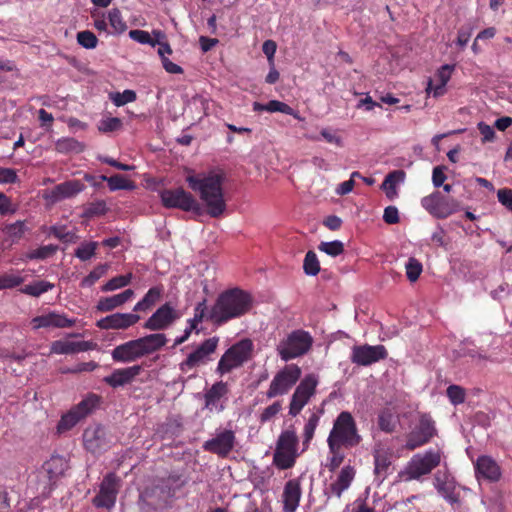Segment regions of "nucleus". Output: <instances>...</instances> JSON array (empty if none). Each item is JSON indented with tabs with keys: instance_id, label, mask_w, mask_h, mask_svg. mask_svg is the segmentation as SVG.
I'll list each match as a JSON object with an SVG mask.
<instances>
[{
	"instance_id": "09e8293b",
	"label": "nucleus",
	"mask_w": 512,
	"mask_h": 512,
	"mask_svg": "<svg viewBox=\"0 0 512 512\" xmlns=\"http://www.w3.org/2000/svg\"><path fill=\"white\" fill-rule=\"evenodd\" d=\"M25 229V223L23 221H17L13 224L7 225L4 228V232L12 239V241H17L24 235Z\"/></svg>"
},
{
	"instance_id": "de8ad7c7",
	"label": "nucleus",
	"mask_w": 512,
	"mask_h": 512,
	"mask_svg": "<svg viewBox=\"0 0 512 512\" xmlns=\"http://www.w3.org/2000/svg\"><path fill=\"white\" fill-rule=\"evenodd\" d=\"M24 279L18 274L15 273H4L0 275V290L2 289H11L14 288L21 283H23Z\"/></svg>"
},
{
	"instance_id": "6e6552de",
	"label": "nucleus",
	"mask_w": 512,
	"mask_h": 512,
	"mask_svg": "<svg viewBox=\"0 0 512 512\" xmlns=\"http://www.w3.org/2000/svg\"><path fill=\"white\" fill-rule=\"evenodd\" d=\"M302 374L301 368L296 364H288L279 370L273 377L266 396L271 399L285 395L297 383Z\"/></svg>"
},
{
	"instance_id": "69168bd1",
	"label": "nucleus",
	"mask_w": 512,
	"mask_h": 512,
	"mask_svg": "<svg viewBox=\"0 0 512 512\" xmlns=\"http://www.w3.org/2000/svg\"><path fill=\"white\" fill-rule=\"evenodd\" d=\"M445 166H436L432 172V183L435 187H441L446 180Z\"/></svg>"
},
{
	"instance_id": "4d7b16f0",
	"label": "nucleus",
	"mask_w": 512,
	"mask_h": 512,
	"mask_svg": "<svg viewBox=\"0 0 512 512\" xmlns=\"http://www.w3.org/2000/svg\"><path fill=\"white\" fill-rule=\"evenodd\" d=\"M121 120L117 117H109L102 119L99 122L98 129L101 132H112L118 130L121 127Z\"/></svg>"
},
{
	"instance_id": "c85d7f7f",
	"label": "nucleus",
	"mask_w": 512,
	"mask_h": 512,
	"mask_svg": "<svg viewBox=\"0 0 512 512\" xmlns=\"http://www.w3.org/2000/svg\"><path fill=\"white\" fill-rule=\"evenodd\" d=\"M94 347V344L90 341H79L71 342L64 340H57L52 342L50 351L52 354L68 355L79 352L89 351Z\"/></svg>"
},
{
	"instance_id": "e433bc0d",
	"label": "nucleus",
	"mask_w": 512,
	"mask_h": 512,
	"mask_svg": "<svg viewBox=\"0 0 512 512\" xmlns=\"http://www.w3.org/2000/svg\"><path fill=\"white\" fill-rule=\"evenodd\" d=\"M54 288V284L45 280H40L33 282L31 284L25 285L21 292L33 297H39L40 295L52 290Z\"/></svg>"
},
{
	"instance_id": "f257e3e1",
	"label": "nucleus",
	"mask_w": 512,
	"mask_h": 512,
	"mask_svg": "<svg viewBox=\"0 0 512 512\" xmlns=\"http://www.w3.org/2000/svg\"><path fill=\"white\" fill-rule=\"evenodd\" d=\"M223 175L217 172L189 175L186 182L189 187L199 194L205 204L207 213L214 218L220 217L226 210L223 193Z\"/></svg>"
},
{
	"instance_id": "58836bf2",
	"label": "nucleus",
	"mask_w": 512,
	"mask_h": 512,
	"mask_svg": "<svg viewBox=\"0 0 512 512\" xmlns=\"http://www.w3.org/2000/svg\"><path fill=\"white\" fill-rule=\"evenodd\" d=\"M133 278L132 273H128L126 275H119L116 277H113L109 281H107L102 287V292H111L118 289H121L123 287H126L130 284L131 280Z\"/></svg>"
},
{
	"instance_id": "39448f33",
	"label": "nucleus",
	"mask_w": 512,
	"mask_h": 512,
	"mask_svg": "<svg viewBox=\"0 0 512 512\" xmlns=\"http://www.w3.org/2000/svg\"><path fill=\"white\" fill-rule=\"evenodd\" d=\"M313 344L309 332L302 329L294 330L283 338L276 347V351L283 361H289L306 354Z\"/></svg>"
},
{
	"instance_id": "338daca9",
	"label": "nucleus",
	"mask_w": 512,
	"mask_h": 512,
	"mask_svg": "<svg viewBox=\"0 0 512 512\" xmlns=\"http://www.w3.org/2000/svg\"><path fill=\"white\" fill-rule=\"evenodd\" d=\"M498 201L512 211V190L508 188L499 189L497 192Z\"/></svg>"
},
{
	"instance_id": "f03ea898",
	"label": "nucleus",
	"mask_w": 512,
	"mask_h": 512,
	"mask_svg": "<svg viewBox=\"0 0 512 512\" xmlns=\"http://www.w3.org/2000/svg\"><path fill=\"white\" fill-rule=\"evenodd\" d=\"M252 307L253 297L244 290L233 288L218 296L208 317L220 325L247 314Z\"/></svg>"
},
{
	"instance_id": "7ed1b4c3",
	"label": "nucleus",
	"mask_w": 512,
	"mask_h": 512,
	"mask_svg": "<svg viewBox=\"0 0 512 512\" xmlns=\"http://www.w3.org/2000/svg\"><path fill=\"white\" fill-rule=\"evenodd\" d=\"M168 342L163 333L149 334L116 346L111 351L113 361L131 363L158 352Z\"/></svg>"
},
{
	"instance_id": "cd10ccee",
	"label": "nucleus",
	"mask_w": 512,
	"mask_h": 512,
	"mask_svg": "<svg viewBox=\"0 0 512 512\" xmlns=\"http://www.w3.org/2000/svg\"><path fill=\"white\" fill-rule=\"evenodd\" d=\"M142 371L140 365L115 369L110 375L104 378L105 383L113 388L121 387L131 383Z\"/></svg>"
},
{
	"instance_id": "49530a36",
	"label": "nucleus",
	"mask_w": 512,
	"mask_h": 512,
	"mask_svg": "<svg viewBox=\"0 0 512 512\" xmlns=\"http://www.w3.org/2000/svg\"><path fill=\"white\" fill-rule=\"evenodd\" d=\"M318 249L329 256L336 257L343 253L344 244L339 240L321 242L318 246Z\"/></svg>"
},
{
	"instance_id": "0e129e2a",
	"label": "nucleus",
	"mask_w": 512,
	"mask_h": 512,
	"mask_svg": "<svg viewBox=\"0 0 512 512\" xmlns=\"http://www.w3.org/2000/svg\"><path fill=\"white\" fill-rule=\"evenodd\" d=\"M17 180L16 170L0 167V184L15 183Z\"/></svg>"
},
{
	"instance_id": "9b49d317",
	"label": "nucleus",
	"mask_w": 512,
	"mask_h": 512,
	"mask_svg": "<svg viewBox=\"0 0 512 512\" xmlns=\"http://www.w3.org/2000/svg\"><path fill=\"white\" fill-rule=\"evenodd\" d=\"M218 342L219 339L217 337H211L203 341L179 364L180 371L188 373L197 367L207 364L215 353Z\"/></svg>"
},
{
	"instance_id": "6e6d98bb",
	"label": "nucleus",
	"mask_w": 512,
	"mask_h": 512,
	"mask_svg": "<svg viewBox=\"0 0 512 512\" xmlns=\"http://www.w3.org/2000/svg\"><path fill=\"white\" fill-rule=\"evenodd\" d=\"M282 409L280 402H274L273 404L266 407L259 416V420L262 423L272 420Z\"/></svg>"
},
{
	"instance_id": "4c0bfd02",
	"label": "nucleus",
	"mask_w": 512,
	"mask_h": 512,
	"mask_svg": "<svg viewBox=\"0 0 512 512\" xmlns=\"http://www.w3.org/2000/svg\"><path fill=\"white\" fill-rule=\"evenodd\" d=\"M101 179L107 182L108 187L111 191L121 189L130 190L134 188V184L132 182L128 181L124 176L119 174L110 177L101 176Z\"/></svg>"
},
{
	"instance_id": "bf43d9fd",
	"label": "nucleus",
	"mask_w": 512,
	"mask_h": 512,
	"mask_svg": "<svg viewBox=\"0 0 512 512\" xmlns=\"http://www.w3.org/2000/svg\"><path fill=\"white\" fill-rule=\"evenodd\" d=\"M129 36L131 39H133L134 41L141 43V44H150L152 46H155V44H156L151 39V36L147 31L138 30V29L131 30L129 32Z\"/></svg>"
},
{
	"instance_id": "79ce46f5",
	"label": "nucleus",
	"mask_w": 512,
	"mask_h": 512,
	"mask_svg": "<svg viewBox=\"0 0 512 512\" xmlns=\"http://www.w3.org/2000/svg\"><path fill=\"white\" fill-rule=\"evenodd\" d=\"M405 270L408 280L410 282H415L421 275L423 266L419 260L414 257H410L405 264Z\"/></svg>"
},
{
	"instance_id": "e2e57ef3",
	"label": "nucleus",
	"mask_w": 512,
	"mask_h": 512,
	"mask_svg": "<svg viewBox=\"0 0 512 512\" xmlns=\"http://www.w3.org/2000/svg\"><path fill=\"white\" fill-rule=\"evenodd\" d=\"M340 448H336L335 450H329L332 456L330 457L327 467L333 472L335 471L343 462L344 456L340 453Z\"/></svg>"
},
{
	"instance_id": "423d86ee",
	"label": "nucleus",
	"mask_w": 512,
	"mask_h": 512,
	"mask_svg": "<svg viewBox=\"0 0 512 512\" xmlns=\"http://www.w3.org/2000/svg\"><path fill=\"white\" fill-rule=\"evenodd\" d=\"M298 436L295 429L290 428L281 432L273 455L274 464L280 469L291 468L298 456Z\"/></svg>"
},
{
	"instance_id": "c03bdc74",
	"label": "nucleus",
	"mask_w": 512,
	"mask_h": 512,
	"mask_svg": "<svg viewBox=\"0 0 512 512\" xmlns=\"http://www.w3.org/2000/svg\"><path fill=\"white\" fill-rule=\"evenodd\" d=\"M97 242H84L75 250V256L81 261H87L95 255Z\"/></svg>"
},
{
	"instance_id": "2eb2a0df",
	"label": "nucleus",
	"mask_w": 512,
	"mask_h": 512,
	"mask_svg": "<svg viewBox=\"0 0 512 512\" xmlns=\"http://www.w3.org/2000/svg\"><path fill=\"white\" fill-rule=\"evenodd\" d=\"M181 313L167 302L160 306L144 323V328L151 331L165 330L180 319Z\"/></svg>"
},
{
	"instance_id": "a18cd8bd",
	"label": "nucleus",
	"mask_w": 512,
	"mask_h": 512,
	"mask_svg": "<svg viewBox=\"0 0 512 512\" xmlns=\"http://www.w3.org/2000/svg\"><path fill=\"white\" fill-rule=\"evenodd\" d=\"M108 19L115 33L121 34L126 31L127 25L122 19L121 13L118 9L114 8L110 10L108 13Z\"/></svg>"
},
{
	"instance_id": "1a4fd4ad",
	"label": "nucleus",
	"mask_w": 512,
	"mask_h": 512,
	"mask_svg": "<svg viewBox=\"0 0 512 512\" xmlns=\"http://www.w3.org/2000/svg\"><path fill=\"white\" fill-rule=\"evenodd\" d=\"M440 461V453L433 450L424 454H416L409 461L404 471V477L406 480H418L423 475L429 474L440 464Z\"/></svg>"
},
{
	"instance_id": "864d4df0",
	"label": "nucleus",
	"mask_w": 512,
	"mask_h": 512,
	"mask_svg": "<svg viewBox=\"0 0 512 512\" xmlns=\"http://www.w3.org/2000/svg\"><path fill=\"white\" fill-rule=\"evenodd\" d=\"M77 41L78 43L86 48V49H93L97 46V38L91 31H81L77 34Z\"/></svg>"
},
{
	"instance_id": "412c9836",
	"label": "nucleus",
	"mask_w": 512,
	"mask_h": 512,
	"mask_svg": "<svg viewBox=\"0 0 512 512\" xmlns=\"http://www.w3.org/2000/svg\"><path fill=\"white\" fill-rule=\"evenodd\" d=\"M227 393L228 387L226 383L219 381L213 384L204 395L205 408L212 413L222 412L225 408Z\"/></svg>"
},
{
	"instance_id": "f704fd0d",
	"label": "nucleus",
	"mask_w": 512,
	"mask_h": 512,
	"mask_svg": "<svg viewBox=\"0 0 512 512\" xmlns=\"http://www.w3.org/2000/svg\"><path fill=\"white\" fill-rule=\"evenodd\" d=\"M162 294V289L160 287H152L150 288L144 297L136 303L133 308L134 312L139 311H147L152 306H154L160 299Z\"/></svg>"
},
{
	"instance_id": "052dcab7",
	"label": "nucleus",
	"mask_w": 512,
	"mask_h": 512,
	"mask_svg": "<svg viewBox=\"0 0 512 512\" xmlns=\"http://www.w3.org/2000/svg\"><path fill=\"white\" fill-rule=\"evenodd\" d=\"M379 427L381 430L385 432H391L394 429L395 423L393 420V416L388 412H382L379 415Z\"/></svg>"
},
{
	"instance_id": "4468645a",
	"label": "nucleus",
	"mask_w": 512,
	"mask_h": 512,
	"mask_svg": "<svg viewBox=\"0 0 512 512\" xmlns=\"http://www.w3.org/2000/svg\"><path fill=\"white\" fill-rule=\"evenodd\" d=\"M160 197L163 205L167 208H178L187 212L200 209L197 200L182 188L163 190Z\"/></svg>"
},
{
	"instance_id": "a878e982",
	"label": "nucleus",
	"mask_w": 512,
	"mask_h": 512,
	"mask_svg": "<svg viewBox=\"0 0 512 512\" xmlns=\"http://www.w3.org/2000/svg\"><path fill=\"white\" fill-rule=\"evenodd\" d=\"M84 184L79 180H70L56 185L46 196L51 202L71 198L84 190Z\"/></svg>"
},
{
	"instance_id": "a19ab883",
	"label": "nucleus",
	"mask_w": 512,
	"mask_h": 512,
	"mask_svg": "<svg viewBox=\"0 0 512 512\" xmlns=\"http://www.w3.org/2000/svg\"><path fill=\"white\" fill-rule=\"evenodd\" d=\"M303 270L308 276H316L320 271V263L313 251H308L303 262Z\"/></svg>"
},
{
	"instance_id": "473e14b6",
	"label": "nucleus",
	"mask_w": 512,
	"mask_h": 512,
	"mask_svg": "<svg viewBox=\"0 0 512 512\" xmlns=\"http://www.w3.org/2000/svg\"><path fill=\"white\" fill-rule=\"evenodd\" d=\"M253 110L256 112L266 111L270 113L280 112L286 115H291L296 119H300L297 112L294 111L289 105L284 102L278 100H271L266 104H262L259 102L253 103Z\"/></svg>"
},
{
	"instance_id": "c9c22d12",
	"label": "nucleus",
	"mask_w": 512,
	"mask_h": 512,
	"mask_svg": "<svg viewBox=\"0 0 512 512\" xmlns=\"http://www.w3.org/2000/svg\"><path fill=\"white\" fill-rule=\"evenodd\" d=\"M55 148L59 153H80L85 146L74 138H61L56 141Z\"/></svg>"
},
{
	"instance_id": "5fc2aeb1",
	"label": "nucleus",
	"mask_w": 512,
	"mask_h": 512,
	"mask_svg": "<svg viewBox=\"0 0 512 512\" xmlns=\"http://www.w3.org/2000/svg\"><path fill=\"white\" fill-rule=\"evenodd\" d=\"M374 458H375L374 472L377 475V477L380 478V481H383L386 477V471H387L390 463L385 456H382L379 454L375 455Z\"/></svg>"
},
{
	"instance_id": "f8f14e48",
	"label": "nucleus",
	"mask_w": 512,
	"mask_h": 512,
	"mask_svg": "<svg viewBox=\"0 0 512 512\" xmlns=\"http://www.w3.org/2000/svg\"><path fill=\"white\" fill-rule=\"evenodd\" d=\"M99 397L90 395L64 414L57 424V432L65 433L72 429L81 419L89 415L97 406Z\"/></svg>"
},
{
	"instance_id": "7c9ffc66",
	"label": "nucleus",
	"mask_w": 512,
	"mask_h": 512,
	"mask_svg": "<svg viewBox=\"0 0 512 512\" xmlns=\"http://www.w3.org/2000/svg\"><path fill=\"white\" fill-rule=\"evenodd\" d=\"M134 291L132 289H126L125 291L109 296V297H103L101 298L97 305L96 309L99 312H109L112 311L123 304H125L127 301H129L131 298L134 297Z\"/></svg>"
},
{
	"instance_id": "680f3d73",
	"label": "nucleus",
	"mask_w": 512,
	"mask_h": 512,
	"mask_svg": "<svg viewBox=\"0 0 512 512\" xmlns=\"http://www.w3.org/2000/svg\"><path fill=\"white\" fill-rule=\"evenodd\" d=\"M453 66L445 64L443 65L435 75V81L441 82V85H446L451 78Z\"/></svg>"
},
{
	"instance_id": "0eeeda50",
	"label": "nucleus",
	"mask_w": 512,
	"mask_h": 512,
	"mask_svg": "<svg viewBox=\"0 0 512 512\" xmlns=\"http://www.w3.org/2000/svg\"><path fill=\"white\" fill-rule=\"evenodd\" d=\"M253 343L243 339L232 345L220 358L216 371L223 375L242 366L251 357Z\"/></svg>"
},
{
	"instance_id": "aec40b11",
	"label": "nucleus",
	"mask_w": 512,
	"mask_h": 512,
	"mask_svg": "<svg viewBox=\"0 0 512 512\" xmlns=\"http://www.w3.org/2000/svg\"><path fill=\"white\" fill-rule=\"evenodd\" d=\"M387 357L383 345H362L352 348L351 361L357 365L368 366Z\"/></svg>"
},
{
	"instance_id": "bb28decb",
	"label": "nucleus",
	"mask_w": 512,
	"mask_h": 512,
	"mask_svg": "<svg viewBox=\"0 0 512 512\" xmlns=\"http://www.w3.org/2000/svg\"><path fill=\"white\" fill-rule=\"evenodd\" d=\"M83 442L87 450L99 452L106 447V431L100 425L90 426L83 433Z\"/></svg>"
},
{
	"instance_id": "72a5a7b5",
	"label": "nucleus",
	"mask_w": 512,
	"mask_h": 512,
	"mask_svg": "<svg viewBox=\"0 0 512 512\" xmlns=\"http://www.w3.org/2000/svg\"><path fill=\"white\" fill-rule=\"evenodd\" d=\"M67 468L68 463L66 459L59 455L52 456L43 465V469L50 480L57 479L59 476L63 475Z\"/></svg>"
},
{
	"instance_id": "5701e85b",
	"label": "nucleus",
	"mask_w": 512,
	"mask_h": 512,
	"mask_svg": "<svg viewBox=\"0 0 512 512\" xmlns=\"http://www.w3.org/2000/svg\"><path fill=\"white\" fill-rule=\"evenodd\" d=\"M355 474L354 467L350 465L344 466L340 470L336 480L324 489V495L327 499L331 497L341 498L342 493L350 487Z\"/></svg>"
},
{
	"instance_id": "9d476101",
	"label": "nucleus",
	"mask_w": 512,
	"mask_h": 512,
	"mask_svg": "<svg viewBox=\"0 0 512 512\" xmlns=\"http://www.w3.org/2000/svg\"><path fill=\"white\" fill-rule=\"evenodd\" d=\"M421 205L432 216L438 219L447 218L460 208V204L456 199L445 197L438 191L423 197L421 199Z\"/></svg>"
},
{
	"instance_id": "603ef678",
	"label": "nucleus",
	"mask_w": 512,
	"mask_h": 512,
	"mask_svg": "<svg viewBox=\"0 0 512 512\" xmlns=\"http://www.w3.org/2000/svg\"><path fill=\"white\" fill-rule=\"evenodd\" d=\"M202 318L199 317V316H196L194 315L193 318L191 319H188L187 321V327L185 328V335H181L179 337H177L174 341V346H178L182 343H184L185 341L188 340V338L190 337L192 331L194 329H196L197 325L202 322Z\"/></svg>"
},
{
	"instance_id": "f3484780",
	"label": "nucleus",
	"mask_w": 512,
	"mask_h": 512,
	"mask_svg": "<svg viewBox=\"0 0 512 512\" xmlns=\"http://www.w3.org/2000/svg\"><path fill=\"white\" fill-rule=\"evenodd\" d=\"M434 421L428 415H422L419 424L409 433L406 448L414 450L430 441L435 434Z\"/></svg>"
},
{
	"instance_id": "dca6fc26",
	"label": "nucleus",
	"mask_w": 512,
	"mask_h": 512,
	"mask_svg": "<svg viewBox=\"0 0 512 512\" xmlns=\"http://www.w3.org/2000/svg\"><path fill=\"white\" fill-rule=\"evenodd\" d=\"M119 482V478L114 473L107 474L101 482L99 493L93 498V504L98 508H113L118 494Z\"/></svg>"
},
{
	"instance_id": "2f4dec72",
	"label": "nucleus",
	"mask_w": 512,
	"mask_h": 512,
	"mask_svg": "<svg viewBox=\"0 0 512 512\" xmlns=\"http://www.w3.org/2000/svg\"><path fill=\"white\" fill-rule=\"evenodd\" d=\"M405 180V172L395 170L390 172L384 179L381 188L385 192L389 200H393L398 196L397 186Z\"/></svg>"
},
{
	"instance_id": "b1692460",
	"label": "nucleus",
	"mask_w": 512,
	"mask_h": 512,
	"mask_svg": "<svg viewBox=\"0 0 512 512\" xmlns=\"http://www.w3.org/2000/svg\"><path fill=\"white\" fill-rule=\"evenodd\" d=\"M434 487L450 504L454 505L459 502V494L456 492V482L447 472L438 471L435 474Z\"/></svg>"
},
{
	"instance_id": "c756f323",
	"label": "nucleus",
	"mask_w": 512,
	"mask_h": 512,
	"mask_svg": "<svg viewBox=\"0 0 512 512\" xmlns=\"http://www.w3.org/2000/svg\"><path fill=\"white\" fill-rule=\"evenodd\" d=\"M477 477H482L489 481H497L501 476L499 465L489 456L478 457L475 463Z\"/></svg>"
},
{
	"instance_id": "37998d69",
	"label": "nucleus",
	"mask_w": 512,
	"mask_h": 512,
	"mask_svg": "<svg viewBox=\"0 0 512 512\" xmlns=\"http://www.w3.org/2000/svg\"><path fill=\"white\" fill-rule=\"evenodd\" d=\"M109 268L108 264H100L95 267L81 282L82 287H91L104 276Z\"/></svg>"
},
{
	"instance_id": "393cba45",
	"label": "nucleus",
	"mask_w": 512,
	"mask_h": 512,
	"mask_svg": "<svg viewBox=\"0 0 512 512\" xmlns=\"http://www.w3.org/2000/svg\"><path fill=\"white\" fill-rule=\"evenodd\" d=\"M302 489L299 479H291L286 482L282 494L283 511L295 512L299 506Z\"/></svg>"
},
{
	"instance_id": "4be33fe9",
	"label": "nucleus",
	"mask_w": 512,
	"mask_h": 512,
	"mask_svg": "<svg viewBox=\"0 0 512 512\" xmlns=\"http://www.w3.org/2000/svg\"><path fill=\"white\" fill-rule=\"evenodd\" d=\"M140 320V316L134 313H114L101 318L96 326L100 329H127L135 325Z\"/></svg>"
},
{
	"instance_id": "8fccbe9b",
	"label": "nucleus",
	"mask_w": 512,
	"mask_h": 512,
	"mask_svg": "<svg viewBox=\"0 0 512 512\" xmlns=\"http://www.w3.org/2000/svg\"><path fill=\"white\" fill-rule=\"evenodd\" d=\"M447 397L453 405L462 404L465 401V390L458 385H450L447 388Z\"/></svg>"
},
{
	"instance_id": "6ab92c4d",
	"label": "nucleus",
	"mask_w": 512,
	"mask_h": 512,
	"mask_svg": "<svg viewBox=\"0 0 512 512\" xmlns=\"http://www.w3.org/2000/svg\"><path fill=\"white\" fill-rule=\"evenodd\" d=\"M75 322V319H70L64 313L57 311H47L31 319L32 328L34 330L41 328H70L74 326Z\"/></svg>"
},
{
	"instance_id": "3c124183",
	"label": "nucleus",
	"mask_w": 512,
	"mask_h": 512,
	"mask_svg": "<svg viewBox=\"0 0 512 512\" xmlns=\"http://www.w3.org/2000/svg\"><path fill=\"white\" fill-rule=\"evenodd\" d=\"M110 99L116 106L119 107L135 101L136 93L133 90H125L122 93L116 92L111 94Z\"/></svg>"
},
{
	"instance_id": "13d9d810",
	"label": "nucleus",
	"mask_w": 512,
	"mask_h": 512,
	"mask_svg": "<svg viewBox=\"0 0 512 512\" xmlns=\"http://www.w3.org/2000/svg\"><path fill=\"white\" fill-rule=\"evenodd\" d=\"M57 250L54 245L42 246L29 254L30 259H45L52 256Z\"/></svg>"
},
{
	"instance_id": "ddd939ff",
	"label": "nucleus",
	"mask_w": 512,
	"mask_h": 512,
	"mask_svg": "<svg viewBox=\"0 0 512 512\" xmlns=\"http://www.w3.org/2000/svg\"><path fill=\"white\" fill-rule=\"evenodd\" d=\"M318 378L314 374L306 375L293 392L289 404V414L293 417L297 416L310 398L316 393Z\"/></svg>"
},
{
	"instance_id": "a211bd4d",
	"label": "nucleus",
	"mask_w": 512,
	"mask_h": 512,
	"mask_svg": "<svg viewBox=\"0 0 512 512\" xmlns=\"http://www.w3.org/2000/svg\"><path fill=\"white\" fill-rule=\"evenodd\" d=\"M235 433L232 430H220L215 435L204 442L203 449L218 456H227L234 448Z\"/></svg>"
},
{
	"instance_id": "20e7f679",
	"label": "nucleus",
	"mask_w": 512,
	"mask_h": 512,
	"mask_svg": "<svg viewBox=\"0 0 512 512\" xmlns=\"http://www.w3.org/2000/svg\"><path fill=\"white\" fill-rule=\"evenodd\" d=\"M356 422L348 411L341 412L333 423V428L327 438L329 450L336 448L355 447L361 442Z\"/></svg>"
},
{
	"instance_id": "774afa93",
	"label": "nucleus",
	"mask_w": 512,
	"mask_h": 512,
	"mask_svg": "<svg viewBox=\"0 0 512 512\" xmlns=\"http://www.w3.org/2000/svg\"><path fill=\"white\" fill-rule=\"evenodd\" d=\"M383 220L387 224H396L399 222V212L397 207L395 206H388L384 210L383 214Z\"/></svg>"
},
{
	"instance_id": "ea45409f",
	"label": "nucleus",
	"mask_w": 512,
	"mask_h": 512,
	"mask_svg": "<svg viewBox=\"0 0 512 512\" xmlns=\"http://www.w3.org/2000/svg\"><path fill=\"white\" fill-rule=\"evenodd\" d=\"M318 423L319 416L316 414H312L306 422L303 429V450H306L309 447V444L314 437Z\"/></svg>"
}]
</instances>
